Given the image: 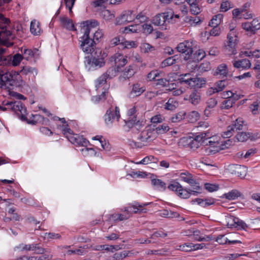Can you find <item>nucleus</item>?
I'll use <instances>...</instances> for the list:
<instances>
[{"label":"nucleus","mask_w":260,"mask_h":260,"mask_svg":"<svg viewBox=\"0 0 260 260\" xmlns=\"http://www.w3.org/2000/svg\"><path fill=\"white\" fill-rule=\"evenodd\" d=\"M233 66L237 69H247L250 68L251 63L248 59H242L234 61Z\"/></svg>","instance_id":"nucleus-20"},{"label":"nucleus","mask_w":260,"mask_h":260,"mask_svg":"<svg viewBox=\"0 0 260 260\" xmlns=\"http://www.w3.org/2000/svg\"><path fill=\"white\" fill-rule=\"evenodd\" d=\"M11 64V56L10 55H3L0 56V66H8Z\"/></svg>","instance_id":"nucleus-56"},{"label":"nucleus","mask_w":260,"mask_h":260,"mask_svg":"<svg viewBox=\"0 0 260 260\" xmlns=\"http://www.w3.org/2000/svg\"><path fill=\"white\" fill-rule=\"evenodd\" d=\"M124 121L125 126H127L128 128L135 127L136 129H138L142 125L139 120L137 121L136 117H129L127 120H124Z\"/></svg>","instance_id":"nucleus-25"},{"label":"nucleus","mask_w":260,"mask_h":260,"mask_svg":"<svg viewBox=\"0 0 260 260\" xmlns=\"http://www.w3.org/2000/svg\"><path fill=\"white\" fill-rule=\"evenodd\" d=\"M23 59L22 55L19 53L15 54L13 57H11V64L13 66H18Z\"/></svg>","instance_id":"nucleus-53"},{"label":"nucleus","mask_w":260,"mask_h":260,"mask_svg":"<svg viewBox=\"0 0 260 260\" xmlns=\"http://www.w3.org/2000/svg\"><path fill=\"white\" fill-rule=\"evenodd\" d=\"M242 27L244 30H245L248 32V34H249L250 35L254 34L256 31V30L253 28V27L251 25L250 22L243 23L242 24Z\"/></svg>","instance_id":"nucleus-49"},{"label":"nucleus","mask_w":260,"mask_h":260,"mask_svg":"<svg viewBox=\"0 0 260 260\" xmlns=\"http://www.w3.org/2000/svg\"><path fill=\"white\" fill-rule=\"evenodd\" d=\"M92 140L98 141L96 143L97 147L100 145L102 149L106 151H109L110 149V146L109 142H107L105 139L102 136H96L92 138Z\"/></svg>","instance_id":"nucleus-19"},{"label":"nucleus","mask_w":260,"mask_h":260,"mask_svg":"<svg viewBox=\"0 0 260 260\" xmlns=\"http://www.w3.org/2000/svg\"><path fill=\"white\" fill-rule=\"evenodd\" d=\"M228 74V69H227V66L225 64H221L219 65L214 75H222L224 77H225Z\"/></svg>","instance_id":"nucleus-41"},{"label":"nucleus","mask_w":260,"mask_h":260,"mask_svg":"<svg viewBox=\"0 0 260 260\" xmlns=\"http://www.w3.org/2000/svg\"><path fill=\"white\" fill-rule=\"evenodd\" d=\"M151 184L156 189L160 190H165L167 188L166 183L160 179H153L151 180Z\"/></svg>","instance_id":"nucleus-32"},{"label":"nucleus","mask_w":260,"mask_h":260,"mask_svg":"<svg viewBox=\"0 0 260 260\" xmlns=\"http://www.w3.org/2000/svg\"><path fill=\"white\" fill-rule=\"evenodd\" d=\"M140 24H136L125 27L124 28V32L125 33L128 32H140Z\"/></svg>","instance_id":"nucleus-46"},{"label":"nucleus","mask_w":260,"mask_h":260,"mask_svg":"<svg viewBox=\"0 0 260 260\" xmlns=\"http://www.w3.org/2000/svg\"><path fill=\"white\" fill-rule=\"evenodd\" d=\"M244 122L242 118H237L234 122V123L229 125L227 127V131L224 132L223 137L225 138L231 137L237 131L243 130L246 128V125L244 124Z\"/></svg>","instance_id":"nucleus-8"},{"label":"nucleus","mask_w":260,"mask_h":260,"mask_svg":"<svg viewBox=\"0 0 260 260\" xmlns=\"http://www.w3.org/2000/svg\"><path fill=\"white\" fill-rule=\"evenodd\" d=\"M135 19V14L132 10L123 11L121 14L116 19V25H123L133 21Z\"/></svg>","instance_id":"nucleus-10"},{"label":"nucleus","mask_w":260,"mask_h":260,"mask_svg":"<svg viewBox=\"0 0 260 260\" xmlns=\"http://www.w3.org/2000/svg\"><path fill=\"white\" fill-rule=\"evenodd\" d=\"M21 53L22 54V57L24 59L28 60L31 59L32 58L36 57L38 54V50L35 49L31 50L30 49H24L23 51L21 50Z\"/></svg>","instance_id":"nucleus-22"},{"label":"nucleus","mask_w":260,"mask_h":260,"mask_svg":"<svg viewBox=\"0 0 260 260\" xmlns=\"http://www.w3.org/2000/svg\"><path fill=\"white\" fill-rule=\"evenodd\" d=\"M107 56L106 53H102L100 49H96L95 52L92 53L91 57L87 60V64L89 66V70L92 68H100L105 65V58Z\"/></svg>","instance_id":"nucleus-2"},{"label":"nucleus","mask_w":260,"mask_h":260,"mask_svg":"<svg viewBox=\"0 0 260 260\" xmlns=\"http://www.w3.org/2000/svg\"><path fill=\"white\" fill-rule=\"evenodd\" d=\"M182 249L184 251H191V250H196L198 249H201L206 247V245L205 243L201 244H185L183 245L182 246Z\"/></svg>","instance_id":"nucleus-23"},{"label":"nucleus","mask_w":260,"mask_h":260,"mask_svg":"<svg viewBox=\"0 0 260 260\" xmlns=\"http://www.w3.org/2000/svg\"><path fill=\"white\" fill-rule=\"evenodd\" d=\"M153 127H154L153 126ZM169 126L166 124H163L159 125L156 127H154V130L156 133V136L157 137L158 134H164L167 132L169 130Z\"/></svg>","instance_id":"nucleus-45"},{"label":"nucleus","mask_w":260,"mask_h":260,"mask_svg":"<svg viewBox=\"0 0 260 260\" xmlns=\"http://www.w3.org/2000/svg\"><path fill=\"white\" fill-rule=\"evenodd\" d=\"M52 257L53 256L51 254V251L48 249V251H45L42 253V255L39 257L38 260H50Z\"/></svg>","instance_id":"nucleus-64"},{"label":"nucleus","mask_w":260,"mask_h":260,"mask_svg":"<svg viewBox=\"0 0 260 260\" xmlns=\"http://www.w3.org/2000/svg\"><path fill=\"white\" fill-rule=\"evenodd\" d=\"M200 193H201V191H190V190L184 188L182 186V188L180 189V191L179 192L177 196L182 199H188L191 194L193 196H198Z\"/></svg>","instance_id":"nucleus-21"},{"label":"nucleus","mask_w":260,"mask_h":260,"mask_svg":"<svg viewBox=\"0 0 260 260\" xmlns=\"http://www.w3.org/2000/svg\"><path fill=\"white\" fill-rule=\"evenodd\" d=\"M102 16L103 18L107 21L113 19L115 16L108 10H105L102 12Z\"/></svg>","instance_id":"nucleus-57"},{"label":"nucleus","mask_w":260,"mask_h":260,"mask_svg":"<svg viewBox=\"0 0 260 260\" xmlns=\"http://www.w3.org/2000/svg\"><path fill=\"white\" fill-rule=\"evenodd\" d=\"M228 170L231 174L241 178H244L247 172V168L245 166L237 164L230 165Z\"/></svg>","instance_id":"nucleus-13"},{"label":"nucleus","mask_w":260,"mask_h":260,"mask_svg":"<svg viewBox=\"0 0 260 260\" xmlns=\"http://www.w3.org/2000/svg\"><path fill=\"white\" fill-rule=\"evenodd\" d=\"M176 55L169 57L164 60L161 63V68H166L172 66L177 62Z\"/></svg>","instance_id":"nucleus-38"},{"label":"nucleus","mask_w":260,"mask_h":260,"mask_svg":"<svg viewBox=\"0 0 260 260\" xmlns=\"http://www.w3.org/2000/svg\"><path fill=\"white\" fill-rule=\"evenodd\" d=\"M195 201L198 203L199 205L203 207H206L214 203V201L211 199L203 200L202 199L197 198L195 200Z\"/></svg>","instance_id":"nucleus-52"},{"label":"nucleus","mask_w":260,"mask_h":260,"mask_svg":"<svg viewBox=\"0 0 260 260\" xmlns=\"http://www.w3.org/2000/svg\"><path fill=\"white\" fill-rule=\"evenodd\" d=\"M251 136L249 133L238 132L236 136V138L238 142H244L247 141Z\"/></svg>","instance_id":"nucleus-44"},{"label":"nucleus","mask_w":260,"mask_h":260,"mask_svg":"<svg viewBox=\"0 0 260 260\" xmlns=\"http://www.w3.org/2000/svg\"><path fill=\"white\" fill-rule=\"evenodd\" d=\"M206 56L205 51L203 49H198L193 54H192L190 61H199L203 59Z\"/></svg>","instance_id":"nucleus-28"},{"label":"nucleus","mask_w":260,"mask_h":260,"mask_svg":"<svg viewBox=\"0 0 260 260\" xmlns=\"http://www.w3.org/2000/svg\"><path fill=\"white\" fill-rule=\"evenodd\" d=\"M163 73L158 70H152L147 75V78L149 81H155L157 78L162 77Z\"/></svg>","instance_id":"nucleus-37"},{"label":"nucleus","mask_w":260,"mask_h":260,"mask_svg":"<svg viewBox=\"0 0 260 260\" xmlns=\"http://www.w3.org/2000/svg\"><path fill=\"white\" fill-rule=\"evenodd\" d=\"M228 41L227 42V44L225 45L226 47H229L232 49V52L233 54H235V50L234 49L235 47L237 41V37L235 34L234 32H230L228 35Z\"/></svg>","instance_id":"nucleus-17"},{"label":"nucleus","mask_w":260,"mask_h":260,"mask_svg":"<svg viewBox=\"0 0 260 260\" xmlns=\"http://www.w3.org/2000/svg\"><path fill=\"white\" fill-rule=\"evenodd\" d=\"M217 103V100L214 98L209 99L206 102L207 107H208V108L212 109L215 108L216 106Z\"/></svg>","instance_id":"nucleus-63"},{"label":"nucleus","mask_w":260,"mask_h":260,"mask_svg":"<svg viewBox=\"0 0 260 260\" xmlns=\"http://www.w3.org/2000/svg\"><path fill=\"white\" fill-rule=\"evenodd\" d=\"M173 19L174 13L167 12L156 15L153 18L152 22L154 25L161 26L163 29H166L168 24L175 22Z\"/></svg>","instance_id":"nucleus-3"},{"label":"nucleus","mask_w":260,"mask_h":260,"mask_svg":"<svg viewBox=\"0 0 260 260\" xmlns=\"http://www.w3.org/2000/svg\"><path fill=\"white\" fill-rule=\"evenodd\" d=\"M120 117V115L118 107L117 106L113 107L112 106L107 110L104 116L105 122L107 124H112L115 119L118 121Z\"/></svg>","instance_id":"nucleus-9"},{"label":"nucleus","mask_w":260,"mask_h":260,"mask_svg":"<svg viewBox=\"0 0 260 260\" xmlns=\"http://www.w3.org/2000/svg\"><path fill=\"white\" fill-rule=\"evenodd\" d=\"M156 138V133L154 130V127L149 125L147 126L145 129L141 132L138 137V139L144 146L152 142Z\"/></svg>","instance_id":"nucleus-5"},{"label":"nucleus","mask_w":260,"mask_h":260,"mask_svg":"<svg viewBox=\"0 0 260 260\" xmlns=\"http://www.w3.org/2000/svg\"><path fill=\"white\" fill-rule=\"evenodd\" d=\"M176 48L178 52L184 54L183 58L185 60L187 61L191 58L193 51L192 42L185 41L184 42L180 43L178 45Z\"/></svg>","instance_id":"nucleus-6"},{"label":"nucleus","mask_w":260,"mask_h":260,"mask_svg":"<svg viewBox=\"0 0 260 260\" xmlns=\"http://www.w3.org/2000/svg\"><path fill=\"white\" fill-rule=\"evenodd\" d=\"M14 111L23 121L27 120V110L24 105L20 101H14L12 107Z\"/></svg>","instance_id":"nucleus-11"},{"label":"nucleus","mask_w":260,"mask_h":260,"mask_svg":"<svg viewBox=\"0 0 260 260\" xmlns=\"http://www.w3.org/2000/svg\"><path fill=\"white\" fill-rule=\"evenodd\" d=\"M242 194L237 189H233L223 194L224 197L229 200H234L240 197Z\"/></svg>","instance_id":"nucleus-29"},{"label":"nucleus","mask_w":260,"mask_h":260,"mask_svg":"<svg viewBox=\"0 0 260 260\" xmlns=\"http://www.w3.org/2000/svg\"><path fill=\"white\" fill-rule=\"evenodd\" d=\"M109 60L119 70L127 63V57L118 53L111 56Z\"/></svg>","instance_id":"nucleus-12"},{"label":"nucleus","mask_w":260,"mask_h":260,"mask_svg":"<svg viewBox=\"0 0 260 260\" xmlns=\"http://www.w3.org/2000/svg\"><path fill=\"white\" fill-rule=\"evenodd\" d=\"M184 82L191 88L198 89L202 87L206 84V81L203 78L194 77L192 79H186Z\"/></svg>","instance_id":"nucleus-15"},{"label":"nucleus","mask_w":260,"mask_h":260,"mask_svg":"<svg viewBox=\"0 0 260 260\" xmlns=\"http://www.w3.org/2000/svg\"><path fill=\"white\" fill-rule=\"evenodd\" d=\"M181 141H182L183 142L188 141V142L187 144L191 149H196L200 147V144H199V142H197L194 141L193 139H191L190 138L188 139L186 138H183L181 139Z\"/></svg>","instance_id":"nucleus-50"},{"label":"nucleus","mask_w":260,"mask_h":260,"mask_svg":"<svg viewBox=\"0 0 260 260\" xmlns=\"http://www.w3.org/2000/svg\"><path fill=\"white\" fill-rule=\"evenodd\" d=\"M108 94V92L103 91L101 95L93 96L91 100L95 103H99L100 102L104 101L106 99V96Z\"/></svg>","instance_id":"nucleus-51"},{"label":"nucleus","mask_w":260,"mask_h":260,"mask_svg":"<svg viewBox=\"0 0 260 260\" xmlns=\"http://www.w3.org/2000/svg\"><path fill=\"white\" fill-rule=\"evenodd\" d=\"M145 88L144 86H141L139 84H135L133 85L132 90L129 93L131 97H135L140 95L144 91Z\"/></svg>","instance_id":"nucleus-24"},{"label":"nucleus","mask_w":260,"mask_h":260,"mask_svg":"<svg viewBox=\"0 0 260 260\" xmlns=\"http://www.w3.org/2000/svg\"><path fill=\"white\" fill-rule=\"evenodd\" d=\"M60 20L63 27L69 30H74L75 29L72 20L68 19L67 17H62L60 18Z\"/></svg>","instance_id":"nucleus-27"},{"label":"nucleus","mask_w":260,"mask_h":260,"mask_svg":"<svg viewBox=\"0 0 260 260\" xmlns=\"http://www.w3.org/2000/svg\"><path fill=\"white\" fill-rule=\"evenodd\" d=\"M30 31L34 35H39L41 31L39 23L36 20L32 21L30 23Z\"/></svg>","instance_id":"nucleus-33"},{"label":"nucleus","mask_w":260,"mask_h":260,"mask_svg":"<svg viewBox=\"0 0 260 260\" xmlns=\"http://www.w3.org/2000/svg\"><path fill=\"white\" fill-rule=\"evenodd\" d=\"M156 158H155L153 156L149 155L146 156L143 159H142L140 162H137V164H144L146 165L151 162H155Z\"/></svg>","instance_id":"nucleus-59"},{"label":"nucleus","mask_w":260,"mask_h":260,"mask_svg":"<svg viewBox=\"0 0 260 260\" xmlns=\"http://www.w3.org/2000/svg\"><path fill=\"white\" fill-rule=\"evenodd\" d=\"M140 25L141 27H140V32L143 31L144 33L146 34H150L152 32L153 30V27L152 25L150 24L144 23L142 24H140Z\"/></svg>","instance_id":"nucleus-55"},{"label":"nucleus","mask_w":260,"mask_h":260,"mask_svg":"<svg viewBox=\"0 0 260 260\" xmlns=\"http://www.w3.org/2000/svg\"><path fill=\"white\" fill-rule=\"evenodd\" d=\"M230 220H232L235 223H237L236 228L238 230H246L248 228V225L243 221L240 220L238 218L234 216H231Z\"/></svg>","instance_id":"nucleus-34"},{"label":"nucleus","mask_w":260,"mask_h":260,"mask_svg":"<svg viewBox=\"0 0 260 260\" xmlns=\"http://www.w3.org/2000/svg\"><path fill=\"white\" fill-rule=\"evenodd\" d=\"M211 68V67L210 62L208 61H205L200 65L199 70L201 72H205L209 71Z\"/></svg>","instance_id":"nucleus-60"},{"label":"nucleus","mask_w":260,"mask_h":260,"mask_svg":"<svg viewBox=\"0 0 260 260\" xmlns=\"http://www.w3.org/2000/svg\"><path fill=\"white\" fill-rule=\"evenodd\" d=\"M5 87L9 86H18L22 82L21 77L18 72L15 71L5 73Z\"/></svg>","instance_id":"nucleus-7"},{"label":"nucleus","mask_w":260,"mask_h":260,"mask_svg":"<svg viewBox=\"0 0 260 260\" xmlns=\"http://www.w3.org/2000/svg\"><path fill=\"white\" fill-rule=\"evenodd\" d=\"M129 218L128 215H126L125 213L123 214H111L109 217L110 220H113L115 221H123L126 220Z\"/></svg>","instance_id":"nucleus-36"},{"label":"nucleus","mask_w":260,"mask_h":260,"mask_svg":"<svg viewBox=\"0 0 260 260\" xmlns=\"http://www.w3.org/2000/svg\"><path fill=\"white\" fill-rule=\"evenodd\" d=\"M233 7L234 6L230 1L226 0L223 1L220 5V11L225 12Z\"/></svg>","instance_id":"nucleus-54"},{"label":"nucleus","mask_w":260,"mask_h":260,"mask_svg":"<svg viewBox=\"0 0 260 260\" xmlns=\"http://www.w3.org/2000/svg\"><path fill=\"white\" fill-rule=\"evenodd\" d=\"M119 70H120L119 69L112 64V66L109 68L107 71L104 73V74L106 76H107V78L109 79H111L117 75V73L119 72Z\"/></svg>","instance_id":"nucleus-31"},{"label":"nucleus","mask_w":260,"mask_h":260,"mask_svg":"<svg viewBox=\"0 0 260 260\" xmlns=\"http://www.w3.org/2000/svg\"><path fill=\"white\" fill-rule=\"evenodd\" d=\"M223 18V15L221 14H218L215 15L209 22V25L211 27L218 26Z\"/></svg>","instance_id":"nucleus-39"},{"label":"nucleus","mask_w":260,"mask_h":260,"mask_svg":"<svg viewBox=\"0 0 260 260\" xmlns=\"http://www.w3.org/2000/svg\"><path fill=\"white\" fill-rule=\"evenodd\" d=\"M158 215L165 218H176L179 216L177 212L167 209L160 210Z\"/></svg>","instance_id":"nucleus-26"},{"label":"nucleus","mask_w":260,"mask_h":260,"mask_svg":"<svg viewBox=\"0 0 260 260\" xmlns=\"http://www.w3.org/2000/svg\"><path fill=\"white\" fill-rule=\"evenodd\" d=\"M186 116V113L184 111H180L176 113L170 118V121L172 122L176 123L179 122L182 120L184 119Z\"/></svg>","instance_id":"nucleus-30"},{"label":"nucleus","mask_w":260,"mask_h":260,"mask_svg":"<svg viewBox=\"0 0 260 260\" xmlns=\"http://www.w3.org/2000/svg\"><path fill=\"white\" fill-rule=\"evenodd\" d=\"M131 253L129 251H123L120 253H116L114 254L113 258L115 259H123L126 256H128Z\"/></svg>","instance_id":"nucleus-61"},{"label":"nucleus","mask_w":260,"mask_h":260,"mask_svg":"<svg viewBox=\"0 0 260 260\" xmlns=\"http://www.w3.org/2000/svg\"><path fill=\"white\" fill-rule=\"evenodd\" d=\"M109 79L107 76H106L103 74L98 79L95 81V88L98 90L102 86L105 85L107 82V80Z\"/></svg>","instance_id":"nucleus-42"},{"label":"nucleus","mask_w":260,"mask_h":260,"mask_svg":"<svg viewBox=\"0 0 260 260\" xmlns=\"http://www.w3.org/2000/svg\"><path fill=\"white\" fill-rule=\"evenodd\" d=\"M79 146H81L83 147H85V148L82 149V152H87L89 151L93 152L94 154H95V152L94 150L92 148H87L88 145H91L89 143V141L84 138L82 136L77 135L76 144Z\"/></svg>","instance_id":"nucleus-16"},{"label":"nucleus","mask_w":260,"mask_h":260,"mask_svg":"<svg viewBox=\"0 0 260 260\" xmlns=\"http://www.w3.org/2000/svg\"><path fill=\"white\" fill-rule=\"evenodd\" d=\"M201 100V96L199 93L193 92L189 96V101L193 105H197Z\"/></svg>","instance_id":"nucleus-47"},{"label":"nucleus","mask_w":260,"mask_h":260,"mask_svg":"<svg viewBox=\"0 0 260 260\" xmlns=\"http://www.w3.org/2000/svg\"><path fill=\"white\" fill-rule=\"evenodd\" d=\"M10 20L0 14V44L5 45L7 47L12 46L13 43L9 41V39H13L14 36L12 32L7 29Z\"/></svg>","instance_id":"nucleus-1"},{"label":"nucleus","mask_w":260,"mask_h":260,"mask_svg":"<svg viewBox=\"0 0 260 260\" xmlns=\"http://www.w3.org/2000/svg\"><path fill=\"white\" fill-rule=\"evenodd\" d=\"M226 86V81L224 80H220L217 82L214 85V87L216 89L215 91H217L219 92L222 91Z\"/></svg>","instance_id":"nucleus-58"},{"label":"nucleus","mask_w":260,"mask_h":260,"mask_svg":"<svg viewBox=\"0 0 260 260\" xmlns=\"http://www.w3.org/2000/svg\"><path fill=\"white\" fill-rule=\"evenodd\" d=\"M135 74V70L133 69L132 66H129L127 68H126L123 73L121 76L124 79H129L130 77L133 76Z\"/></svg>","instance_id":"nucleus-40"},{"label":"nucleus","mask_w":260,"mask_h":260,"mask_svg":"<svg viewBox=\"0 0 260 260\" xmlns=\"http://www.w3.org/2000/svg\"><path fill=\"white\" fill-rule=\"evenodd\" d=\"M147 205H148V204H140L138 203L129 204L128 207H124L123 211L125 213L126 215H128L130 218L133 213H137L142 212L143 209L141 208Z\"/></svg>","instance_id":"nucleus-14"},{"label":"nucleus","mask_w":260,"mask_h":260,"mask_svg":"<svg viewBox=\"0 0 260 260\" xmlns=\"http://www.w3.org/2000/svg\"><path fill=\"white\" fill-rule=\"evenodd\" d=\"M34 119L32 120L27 121V122L32 124H36L37 122H41L42 121V124H46V122H48L49 120L47 118H45L41 115L36 114L32 115Z\"/></svg>","instance_id":"nucleus-35"},{"label":"nucleus","mask_w":260,"mask_h":260,"mask_svg":"<svg viewBox=\"0 0 260 260\" xmlns=\"http://www.w3.org/2000/svg\"><path fill=\"white\" fill-rule=\"evenodd\" d=\"M79 41L81 42V48L86 53L92 54V53L95 52L97 49L95 48V43L94 40L89 37L88 31L84 33L83 36L80 38Z\"/></svg>","instance_id":"nucleus-4"},{"label":"nucleus","mask_w":260,"mask_h":260,"mask_svg":"<svg viewBox=\"0 0 260 260\" xmlns=\"http://www.w3.org/2000/svg\"><path fill=\"white\" fill-rule=\"evenodd\" d=\"M234 104L235 101L232 98L226 99V100H224L222 103V108L225 109H229L232 107Z\"/></svg>","instance_id":"nucleus-62"},{"label":"nucleus","mask_w":260,"mask_h":260,"mask_svg":"<svg viewBox=\"0 0 260 260\" xmlns=\"http://www.w3.org/2000/svg\"><path fill=\"white\" fill-rule=\"evenodd\" d=\"M192 188V189H190V191H201V188L198 183L195 179L193 178V176L189 179L187 182Z\"/></svg>","instance_id":"nucleus-48"},{"label":"nucleus","mask_w":260,"mask_h":260,"mask_svg":"<svg viewBox=\"0 0 260 260\" xmlns=\"http://www.w3.org/2000/svg\"><path fill=\"white\" fill-rule=\"evenodd\" d=\"M82 24L83 27L82 28V30L83 31V32L84 33L88 31V35H89L91 29L98 26L99 22L96 20H91L83 22Z\"/></svg>","instance_id":"nucleus-18"},{"label":"nucleus","mask_w":260,"mask_h":260,"mask_svg":"<svg viewBox=\"0 0 260 260\" xmlns=\"http://www.w3.org/2000/svg\"><path fill=\"white\" fill-rule=\"evenodd\" d=\"M182 186L179 182L173 181L168 185V188L169 190L175 192L177 195L179 192L180 191V189L182 188Z\"/></svg>","instance_id":"nucleus-43"}]
</instances>
